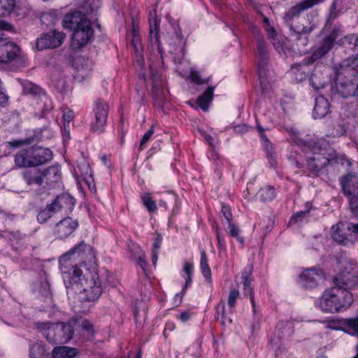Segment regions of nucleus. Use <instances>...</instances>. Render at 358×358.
<instances>
[{
  "mask_svg": "<svg viewBox=\"0 0 358 358\" xmlns=\"http://www.w3.org/2000/svg\"><path fill=\"white\" fill-rule=\"evenodd\" d=\"M299 64H302L303 65V60L301 61V63L294 64L292 66V72L296 75V80H298L299 81H302L308 76L306 74V70H307V68H308V65H306V67H304V68H303L301 69H299V68H297V69L294 68L295 66L299 65Z\"/></svg>",
  "mask_w": 358,
  "mask_h": 358,
  "instance_id": "nucleus-45",
  "label": "nucleus"
},
{
  "mask_svg": "<svg viewBox=\"0 0 358 358\" xmlns=\"http://www.w3.org/2000/svg\"><path fill=\"white\" fill-rule=\"evenodd\" d=\"M94 36V30L91 22L88 19L84 20L76 29L73 30L71 36V46L75 50H78L90 43Z\"/></svg>",
  "mask_w": 358,
  "mask_h": 358,
  "instance_id": "nucleus-11",
  "label": "nucleus"
},
{
  "mask_svg": "<svg viewBox=\"0 0 358 358\" xmlns=\"http://www.w3.org/2000/svg\"><path fill=\"white\" fill-rule=\"evenodd\" d=\"M334 284L335 287L349 291L358 285V277L350 273L340 274L334 278Z\"/></svg>",
  "mask_w": 358,
  "mask_h": 358,
  "instance_id": "nucleus-25",
  "label": "nucleus"
},
{
  "mask_svg": "<svg viewBox=\"0 0 358 358\" xmlns=\"http://www.w3.org/2000/svg\"><path fill=\"white\" fill-rule=\"evenodd\" d=\"M358 57H350L338 66L336 73V87L339 94L347 98L358 96V79L356 76Z\"/></svg>",
  "mask_w": 358,
  "mask_h": 358,
  "instance_id": "nucleus-2",
  "label": "nucleus"
},
{
  "mask_svg": "<svg viewBox=\"0 0 358 358\" xmlns=\"http://www.w3.org/2000/svg\"><path fill=\"white\" fill-rule=\"evenodd\" d=\"M141 200L143 206L149 212H154L157 209L155 201L152 200L149 193H144L141 196Z\"/></svg>",
  "mask_w": 358,
  "mask_h": 358,
  "instance_id": "nucleus-43",
  "label": "nucleus"
},
{
  "mask_svg": "<svg viewBox=\"0 0 358 358\" xmlns=\"http://www.w3.org/2000/svg\"><path fill=\"white\" fill-rule=\"evenodd\" d=\"M77 355V350L68 346L56 347L52 350L54 358H73Z\"/></svg>",
  "mask_w": 358,
  "mask_h": 358,
  "instance_id": "nucleus-37",
  "label": "nucleus"
},
{
  "mask_svg": "<svg viewBox=\"0 0 358 358\" xmlns=\"http://www.w3.org/2000/svg\"><path fill=\"white\" fill-rule=\"evenodd\" d=\"M331 49V43H329L327 41H322L320 46L315 49L309 57H306L303 59V65L299 64L295 66L294 68L301 69L306 67V65L315 62L324 57Z\"/></svg>",
  "mask_w": 358,
  "mask_h": 358,
  "instance_id": "nucleus-22",
  "label": "nucleus"
},
{
  "mask_svg": "<svg viewBox=\"0 0 358 358\" xmlns=\"http://www.w3.org/2000/svg\"><path fill=\"white\" fill-rule=\"evenodd\" d=\"M33 290L45 298L51 296L50 285L45 273L41 274L38 280L34 282Z\"/></svg>",
  "mask_w": 358,
  "mask_h": 358,
  "instance_id": "nucleus-32",
  "label": "nucleus"
},
{
  "mask_svg": "<svg viewBox=\"0 0 358 358\" xmlns=\"http://www.w3.org/2000/svg\"><path fill=\"white\" fill-rule=\"evenodd\" d=\"M331 234L334 241L342 243L344 241V237L339 234V228L338 226H332L331 228Z\"/></svg>",
  "mask_w": 358,
  "mask_h": 358,
  "instance_id": "nucleus-53",
  "label": "nucleus"
},
{
  "mask_svg": "<svg viewBox=\"0 0 358 358\" xmlns=\"http://www.w3.org/2000/svg\"><path fill=\"white\" fill-rule=\"evenodd\" d=\"M151 94L154 99L155 105L160 108H162L166 102L164 90L160 81L155 78L153 79Z\"/></svg>",
  "mask_w": 358,
  "mask_h": 358,
  "instance_id": "nucleus-35",
  "label": "nucleus"
},
{
  "mask_svg": "<svg viewBox=\"0 0 358 358\" xmlns=\"http://www.w3.org/2000/svg\"><path fill=\"white\" fill-rule=\"evenodd\" d=\"M191 79L193 82L196 84H202L203 81L201 80L199 74L196 71H192L190 73Z\"/></svg>",
  "mask_w": 358,
  "mask_h": 358,
  "instance_id": "nucleus-60",
  "label": "nucleus"
},
{
  "mask_svg": "<svg viewBox=\"0 0 358 358\" xmlns=\"http://www.w3.org/2000/svg\"><path fill=\"white\" fill-rule=\"evenodd\" d=\"M94 259L95 255L92 247L85 241H81L60 257L59 264L60 269L69 267L71 261L75 262L73 264L76 263L77 265L86 266L87 264H93Z\"/></svg>",
  "mask_w": 358,
  "mask_h": 358,
  "instance_id": "nucleus-5",
  "label": "nucleus"
},
{
  "mask_svg": "<svg viewBox=\"0 0 358 358\" xmlns=\"http://www.w3.org/2000/svg\"><path fill=\"white\" fill-rule=\"evenodd\" d=\"M310 85L316 90L324 88L329 82V76L326 69L323 71L316 67L309 78Z\"/></svg>",
  "mask_w": 358,
  "mask_h": 358,
  "instance_id": "nucleus-24",
  "label": "nucleus"
},
{
  "mask_svg": "<svg viewBox=\"0 0 358 358\" xmlns=\"http://www.w3.org/2000/svg\"><path fill=\"white\" fill-rule=\"evenodd\" d=\"M29 355L31 358H41L48 355V354L43 344L34 343L30 345Z\"/></svg>",
  "mask_w": 358,
  "mask_h": 358,
  "instance_id": "nucleus-40",
  "label": "nucleus"
},
{
  "mask_svg": "<svg viewBox=\"0 0 358 358\" xmlns=\"http://www.w3.org/2000/svg\"><path fill=\"white\" fill-rule=\"evenodd\" d=\"M308 34L290 33V37L293 41L292 47L294 51L302 55L308 51V44L309 43Z\"/></svg>",
  "mask_w": 358,
  "mask_h": 358,
  "instance_id": "nucleus-28",
  "label": "nucleus"
},
{
  "mask_svg": "<svg viewBox=\"0 0 358 358\" xmlns=\"http://www.w3.org/2000/svg\"><path fill=\"white\" fill-rule=\"evenodd\" d=\"M348 229L355 234H358V224L348 223Z\"/></svg>",
  "mask_w": 358,
  "mask_h": 358,
  "instance_id": "nucleus-64",
  "label": "nucleus"
},
{
  "mask_svg": "<svg viewBox=\"0 0 358 358\" xmlns=\"http://www.w3.org/2000/svg\"><path fill=\"white\" fill-rule=\"evenodd\" d=\"M344 44L348 43L351 45V49L358 54V34H353L345 36L343 39Z\"/></svg>",
  "mask_w": 358,
  "mask_h": 358,
  "instance_id": "nucleus-44",
  "label": "nucleus"
},
{
  "mask_svg": "<svg viewBox=\"0 0 358 358\" xmlns=\"http://www.w3.org/2000/svg\"><path fill=\"white\" fill-rule=\"evenodd\" d=\"M342 192L348 199L350 208L352 213L358 216V177L348 173L339 179Z\"/></svg>",
  "mask_w": 358,
  "mask_h": 358,
  "instance_id": "nucleus-8",
  "label": "nucleus"
},
{
  "mask_svg": "<svg viewBox=\"0 0 358 358\" xmlns=\"http://www.w3.org/2000/svg\"><path fill=\"white\" fill-rule=\"evenodd\" d=\"M263 25L265 31L267 34L268 39L273 45V47L275 48L278 52L280 54L284 51L283 45L280 42V35L277 33L267 17H263Z\"/></svg>",
  "mask_w": 358,
  "mask_h": 358,
  "instance_id": "nucleus-23",
  "label": "nucleus"
},
{
  "mask_svg": "<svg viewBox=\"0 0 358 358\" xmlns=\"http://www.w3.org/2000/svg\"><path fill=\"white\" fill-rule=\"evenodd\" d=\"M343 33V27L340 24L335 25L334 28L332 29L331 33L324 37L323 41H327L329 43H331V48H332L335 41L337 39V38L341 35Z\"/></svg>",
  "mask_w": 358,
  "mask_h": 358,
  "instance_id": "nucleus-42",
  "label": "nucleus"
},
{
  "mask_svg": "<svg viewBox=\"0 0 358 358\" xmlns=\"http://www.w3.org/2000/svg\"><path fill=\"white\" fill-rule=\"evenodd\" d=\"M66 34L62 31L52 30L43 33L36 41V48L38 50L54 49L59 47L64 41Z\"/></svg>",
  "mask_w": 358,
  "mask_h": 358,
  "instance_id": "nucleus-14",
  "label": "nucleus"
},
{
  "mask_svg": "<svg viewBox=\"0 0 358 358\" xmlns=\"http://www.w3.org/2000/svg\"><path fill=\"white\" fill-rule=\"evenodd\" d=\"M108 109V105L105 101L99 99L96 101L94 108V121L91 125V131L92 132L101 134L103 131L107 122Z\"/></svg>",
  "mask_w": 358,
  "mask_h": 358,
  "instance_id": "nucleus-13",
  "label": "nucleus"
},
{
  "mask_svg": "<svg viewBox=\"0 0 358 358\" xmlns=\"http://www.w3.org/2000/svg\"><path fill=\"white\" fill-rule=\"evenodd\" d=\"M224 310H225V306L224 303L222 302H220L216 308V320H221V322L223 325L226 324V322L224 320L226 319V316L224 315Z\"/></svg>",
  "mask_w": 358,
  "mask_h": 358,
  "instance_id": "nucleus-51",
  "label": "nucleus"
},
{
  "mask_svg": "<svg viewBox=\"0 0 358 358\" xmlns=\"http://www.w3.org/2000/svg\"><path fill=\"white\" fill-rule=\"evenodd\" d=\"M266 148L267 150V158L270 162L271 166L274 167L277 164L275 152L273 151L272 145L267 144Z\"/></svg>",
  "mask_w": 358,
  "mask_h": 358,
  "instance_id": "nucleus-52",
  "label": "nucleus"
},
{
  "mask_svg": "<svg viewBox=\"0 0 358 358\" xmlns=\"http://www.w3.org/2000/svg\"><path fill=\"white\" fill-rule=\"evenodd\" d=\"M248 131V127L245 124H238L234 127V131L237 134H243Z\"/></svg>",
  "mask_w": 358,
  "mask_h": 358,
  "instance_id": "nucleus-59",
  "label": "nucleus"
},
{
  "mask_svg": "<svg viewBox=\"0 0 358 358\" xmlns=\"http://www.w3.org/2000/svg\"><path fill=\"white\" fill-rule=\"evenodd\" d=\"M162 239V236L160 234H157L156 238L154 239L152 251L158 252L159 250L161 248Z\"/></svg>",
  "mask_w": 358,
  "mask_h": 358,
  "instance_id": "nucleus-55",
  "label": "nucleus"
},
{
  "mask_svg": "<svg viewBox=\"0 0 358 358\" xmlns=\"http://www.w3.org/2000/svg\"><path fill=\"white\" fill-rule=\"evenodd\" d=\"M43 173V182L45 179L47 183L58 182L61 179L60 167L59 164L48 166L41 171Z\"/></svg>",
  "mask_w": 358,
  "mask_h": 358,
  "instance_id": "nucleus-34",
  "label": "nucleus"
},
{
  "mask_svg": "<svg viewBox=\"0 0 358 358\" xmlns=\"http://www.w3.org/2000/svg\"><path fill=\"white\" fill-rule=\"evenodd\" d=\"M31 148L22 150L15 155V164L18 167L34 166Z\"/></svg>",
  "mask_w": 358,
  "mask_h": 358,
  "instance_id": "nucleus-31",
  "label": "nucleus"
},
{
  "mask_svg": "<svg viewBox=\"0 0 358 358\" xmlns=\"http://www.w3.org/2000/svg\"><path fill=\"white\" fill-rule=\"evenodd\" d=\"M330 112V104L323 96L315 98V106L313 110L314 119H322Z\"/></svg>",
  "mask_w": 358,
  "mask_h": 358,
  "instance_id": "nucleus-27",
  "label": "nucleus"
},
{
  "mask_svg": "<svg viewBox=\"0 0 358 358\" xmlns=\"http://www.w3.org/2000/svg\"><path fill=\"white\" fill-rule=\"evenodd\" d=\"M20 53V48L13 42L0 38V63L13 61Z\"/></svg>",
  "mask_w": 358,
  "mask_h": 358,
  "instance_id": "nucleus-18",
  "label": "nucleus"
},
{
  "mask_svg": "<svg viewBox=\"0 0 358 358\" xmlns=\"http://www.w3.org/2000/svg\"><path fill=\"white\" fill-rule=\"evenodd\" d=\"M73 117H74V113L72 110H65L63 114L64 125H66V123L69 124L73 120Z\"/></svg>",
  "mask_w": 358,
  "mask_h": 358,
  "instance_id": "nucleus-57",
  "label": "nucleus"
},
{
  "mask_svg": "<svg viewBox=\"0 0 358 358\" xmlns=\"http://www.w3.org/2000/svg\"><path fill=\"white\" fill-rule=\"evenodd\" d=\"M154 134V129L151 127L142 137L139 148L141 150L143 149L144 145L150 140L152 134Z\"/></svg>",
  "mask_w": 358,
  "mask_h": 358,
  "instance_id": "nucleus-54",
  "label": "nucleus"
},
{
  "mask_svg": "<svg viewBox=\"0 0 358 358\" xmlns=\"http://www.w3.org/2000/svg\"><path fill=\"white\" fill-rule=\"evenodd\" d=\"M40 20L43 24L46 27H50L55 25L56 17L52 13H44L41 15Z\"/></svg>",
  "mask_w": 358,
  "mask_h": 358,
  "instance_id": "nucleus-47",
  "label": "nucleus"
},
{
  "mask_svg": "<svg viewBox=\"0 0 358 358\" xmlns=\"http://www.w3.org/2000/svg\"><path fill=\"white\" fill-rule=\"evenodd\" d=\"M23 180L28 185L41 186L43 184V173L38 169H25L22 172Z\"/></svg>",
  "mask_w": 358,
  "mask_h": 358,
  "instance_id": "nucleus-29",
  "label": "nucleus"
},
{
  "mask_svg": "<svg viewBox=\"0 0 358 358\" xmlns=\"http://www.w3.org/2000/svg\"><path fill=\"white\" fill-rule=\"evenodd\" d=\"M229 231L228 233L232 237H234L236 238V240L241 244H243L245 241L244 238L240 236L239 235V228L236 226L235 224H233L231 222H229Z\"/></svg>",
  "mask_w": 358,
  "mask_h": 358,
  "instance_id": "nucleus-49",
  "label": "nucleus"
},
{
  "mask_svg": "<svg viewBox=\"0 0 358 358\" xmlns=\"http://www.w3.org/2000/svg\"><path fill=\"white\" fill-rule=\"evenodd\" d=\"M36 328L46 338L47 341L53 344H66L74 335V326L72 322L68 323L37 322Z\"/></svg>",
  "mask_w": 358,
  "mask_h": 358,
  "instance_id": "nucleus-4",
  "label": "nucleus"
},
{
  "mask_svg": "<svg viewBox=\"0 0 358 358\" xmlns=\"http://www.w3.org/2000/svg\"><path fill=\"white\" fill-rule=\"evenodd\" d=\"M100 0H85L82 6L81 10L71 11L65 15L62 24L65 29L73 31L80 26L84 20H88L87 15L96 13L101 6Z\"/></svg>",
  "mask_w": 358,
  "mask_h": 358,
  "instance_id": "nucleus-7",
  "label": "nucleus"
},
{
  "mask_svg": "<svg viewBox=\"0 0 358 358\" xmlns=\"http://www.w3.org/2000/svg\"><path fill=\"white\" fill-rule=\"evenodd\" d=\"M336 17H337V13L336 12L335 8H331L330 12H329L327 23V24H331V22L334 19H336Z\"/></svg>",
  "mask_w": 358,
  "mask_h": 358,
  "instance_id": "nucleus-63",
  "label": "nucleus"
},
{
  "mask_svg": "<svg viewBox=\"0 0 358 358\" xmlns=\"http://www.w3.org/2000/svg\"><path fill=\"white\" fill-rule=\"evenodd\" d=\"M239 291L236 289L230 290L228 297V306L230 308H234L236 303V300L239 297Z\"/></svg>",
  "mask_w": 358,
  "mask_h": 358,
  "instance_id": "nucleus-50",
  "label": "nucleus"
},
{
  "mask_svg": "<svg viewBox=\"0 0 358 358\" xmlns=\"http://www.w3.org/2000/svg\"><path fill=\"white\" fill-rule=\"evenodd\" d=\"M150 33L149 38L152 50L156 49L161 55L163 54V48L160 41L159 34V22L156 17V11L153 10L150 13L149 18Z\"/></svg>",
  "mask_w": 358,
  "mask_h": 358,
  "instance_id": "nucleus-17",
  "label": "nucleus"
},
{
  "mask_svg": "<svg viewBox=\"0 0 358 358\" xmlns=\"http://www.w3.org/2000/svg\"><path fill=\"white\" fill-rule=\"evenodd\" d=\"M345 325L352 335L358 334V316L355 318L348 319Z\"/></svg>",
  "mask_w": 358,
  "mask_h": 358,
  "instance_id": "nucleus-46",
  "label": "nucleus"
},
{
  "mask_svg": "<svg viewBox=\"0 0 358 358\" xmlns=\"http://www.w3.org/2000/svg\"><path fill=\"white\" fill-rule=\"evenodd\" d=\"M61 270L69 298L83 292H85L86 299L89 301L99 298L102 293V287L97 273L83 275L76 263L69 264V267H63Z\"/></svg>",
  "mask_w": 358,
  "mask_h": 358,
  "instance_id": "nucleus-1",
  "label": "nucleus"
},
{
  "mask_svg": "<svg viewBox=\"0 0 358 358\" xmlns=\"http://www.w3.org/2000/svg\"><path fill=\"white\" fill-rule=\"evenodd\" d=\"M34 166L45 164L52 159V152L42 147L31 148Z\"/></svg>",
  "mask_w": 358,
  "mask_h": 358,
  "instance_id": "nucleus-30",
  "label": "nucleus"
},
{
  "mask_svg": "<svg viewBox=\"0 0 358 358\" xmlns=\"http://www.w3.org/2000/svg\"><path fill=\"white\" fill-rule=\"evenodd\" d=\"M325 0H303L292 6L285 14L286 22L293 21L294 19L302 18V13L313 8L314 6L323 3Z\"/></svg>",
  "mask_w": 358,
  "mask_h": 358,
  "instance_id": "nucleus-16",
  "label": "nucleus"
},
{
  "mask_svg": "<svg viewBox=\"0 0 358 358\" xmlns=\"http://www.w3.org/2000/svg\"><path fill=\"white\" fill-rule=\"evenodd\" d=\"M252 267L249 268V271H244L242 273V279L243 282L244 294L249 295L250 302L252 306V312L254 315L256 314L255 302V292L251 285V281L249 278V275L252 272Z\"/></svg>",
  "mask_w": 358,
  "mask_h": 358,
  "instance_id": "nucleus-33",
  "label": "nucleus"
},
{
  "mask_svg": "<svg viewBox=\"0 0 358 358\" xmlns=\"http://www.w3.org/2000/svg\"><path fill=\"white\" fill-rule=\"evenodd\" d=\"M6 143L14 148H17L24 144V141L22 140H15L12 141H8Z\"/></svg>",
  "mask_w": 358,
  "mask_h": 358,
  "instance_id": "nucleus-62",
  "label": "nucleus"
},
{
  "mask_svg": "<svg viewBox=\"0 0 358 358\" xmlns=\"http://www.w3.org/2000/svg\"><path fill=\"white\" fill-rule=\"evenodd\" d=\"M183 271L186 274L185 284L182 289V293L184 294L186 289L192 284V276L194 272V266L191 262H185L183 265Z\"/></svg>",
  "mask_w": 358,
  "mask_h": 358,
  "instance_id": "nucleus-41",
  "label": "nucleus"
},
{
  "mask_svg": "<svg viewBox=\"0 0 358 358\" xmlns=\"http://www.w3.org/2000/svg\"><path fill=\"white\" fill-rule=\"evenodd\" d=\"M353 301V295L350 291L332 287L324 292L318 305L324 312L336 313L345 310Z\"/></svg>",
  "mask_w": 358,
  "mask_h": 358,
  "instance_id": "nucleus-3",
  "label": "nucleus"
},
{
  "mask_svg": "<svg viewBox=\"0 0 358 358\" xmlns=\"http://www.w3.org/2000/svg\"><path fill=\"white\" fill-rule=\"evenodd\" d=\"M74 205V199L70 195L63 194L57 196L56 199L46 208L42 209L37 215V221L44 223L53 215L63 209L70 210Z\"/></svg>",
  "mask_w": 358,
  "mask_h": 358,
  "instance_id": "nucleus-9",
  "label": "nucleus"
},
{
  "mask_svg": "<svg viewBox=\"0 0 358 358\" xmlns=\"http://www.w3.org/2000/svg\"><path fill=\"white\" fill-rule=\"evenodd\" d=\"M78 226V222L76 220H73L70 217H65L56 224L54 234L59 239L66 238L76 230Z\"/></svg>",
  "mask_w": 358,
  "mask_h": 358,
  "instance_id": "nucleus-20",
  "label": "nucleus"
},
{
  "mask_svg": "<svg viewBox=\"0 0 358 358\" xmlns=\"http://www.w3.org/2000/svg\"><path fill=\"white\" fill-rule=\"evenodd\" d=\"M287 131L289 134L290 138L295 144L300 146H306V143L299 137L298 131L294 130L293 128L287 129Z\"/></svg>",
  "mask_w": 358,
  "mask_h": 358,
  "instance_id": "nucleus-48",
  "label": "nucleus"
},
{
  "mask_svg": "<svg viewBox=\"0 0 358 358\" xmlns=\"http://www.w3.org/2000/svg\"><path fill=\"white\" fill-rule=\"evenodd\" d=\"M21 85L24 94L29 95L38 102L42 103L43 105L39 108L41 110V117H44L45 114L54 107L52 100L48 97L45 91L39 85L29 80L22 82Z\"/></svg>",
  "mask_w": 358,
  "mask_h": 358,
  "instance_id": "nucleus-10",
  "label": "nucleus"
},
{
  "mask_svg": "<svg viewBox=\"0 0 358 358\" xmlns=\"http://www.w3.org/2000/svg\"><path fill=\"white\" fill-rule=\"evenodd\" d=\"M315 13L310 12L303 16L302 18L294 19L293 21L286 22L289 27L291 33L296 34H310L312 32L316 24L312 19L313 15H315Z\"/></svg>",
  "mask_w": 358,
  "mask_h": 358,
  "instance_id": "nucleus-15",
  "label": "nucleus"
},
{
  "mask_svg": "<svg viewBox=\"0 0 358 358\" xmlns=\"http://www.w3.org/2000/svg\"><path fill=\"white\" fill-rule=\"evenodd\" d=\"M276 196L273 186L267 185L261 188L256 194V196L262 202L271 201Z\"/></svg>",
  "mask_w": 358,
  "mask_h": 358,
  "instance_id": "nucleus-38",
  "label": "nucleus"
},
{
  "mask_svg": "<svg viewBox=\"0 0 358 358\" xmlns=\"http://www.w3.org/2000/svg\"><path fill=\"white\" fill-rule=\"evenodd\" d=\"M20 0H0V17L13 13L16 16L23 18L26 16L28 9L20 6Z\"/></svg>",
  "mask_w": 358,
  "mask_h": 358,
  "instance_id": "nucleus-21",
  "label": "nucleus"
},
{
  "mask_svg": "<svg viewBox=\"0 0 358 358\" xmlns=\"http://www.w3.org/2000/svg\"><path fill=\"white\" fill-rule=\"evenodd\" d=\"M257 41V55L259 57L258 73L260 85L264 90H266L272 81V72L268 66V53L266 43L258 30L254 31Z\"/></svg>",
  "mask_w": 358,
  "mask_h": 358,
  "instance_id": "nucleus-6",
  "label": "nucleus"
},
{
  "mask_svg": "<svg viewBox=\"0 0 358 358\" xmlns=\"http://www.w3.org/2000/svg\"><path fill=\"white\" fill-rule=\"evenodd\" d=\"M216 235H217V239L218 242V246L220 248H224L225 247V241L224 237L222 234H220L218 231V229L216 230Z\"/></svg>",
  "mask_w": 358,
  "mask_h": 358,
  "instance_id": "nucleus-61",
  "label": "nucleus"
},
{
  "mask_svg": "<svg viewBox=\"0 0 358 358\" xmlns=\"http://www.w3.org/2000/svg\"><path fill=\"white\" fill-rule=\"evenodd\" d=\"M214 87H208L206 90L200 95L196 101V103L203 111L208 110L209 104L213 101Z\"/></svg>",
  "mask_w": 358,
  "mask_h": 358,
  "instance_id": "nucleus-36",
  "label": "nucleus"
},
{
  "mask_svg": "<svg viewBox=\"0 0 358 358\" xmlns=\"http://www.w3.org/2000/svg\"><path fill=\"white\" fill-rule=\"evenodd\" d=\"M200 268L203 276L209 284H211V271L208 264L206 253L204 250L201 252Z\"/></svg>",
  "mask_w": 358,
  "mask_h": 358,
  "instance_id": "nucleus-39",
  "label": "nucleus"
},
{
  "mask_svg": "<svg viewBox=\"0 0 358 358\" xmlns=\"http://www.w3.org/2000/svg\"><path fill=\"white\" fill-rule=\"evenodd\" d=\"M324 280V271L320 268L312 267L302 271L299 276V283L306 289H313L323 285Z\"/></svg>",
  "mask_w": 358,
  "mask_h": 358,
  "instance_id": "nucleus-12",
  "label": "nucleus"
},
{
  "mask_svg": "<svg viewBox=\"0 0 358 358\" xmlns=\"http://www.w3.org/2000/svg\"><path fill=\"white\" fill-rule=\"evenodd\" d=\"M222 213L223 214L225 219L227 220L228 223L231 222L232 214L231 212L230 207L228 206H226V205H222Z\"/></svg>",
  "mask_w": 358,
  "mask_h": 358,
  "instance_id": "nucleus-56",
  "label": "nucleus"
},
{
  "mask_svg": "<svg viewBox=\"0 0 358 358\" xmlns=\"http://www.w3.org/2000/svg\"><path fill=\"white\" fill-rule=\"evenodd\" d=\"M333 162H336L335 158H329L322 154H314L313 157L308 158L307 166L312 174L319 176L326 166Z\"/></svg>",
  "mask_w": 358,
  "mask_h": 358,
  "instance_id": "nucleus-19",
  "label": "nucleus"
},
{
  "mask_svg": "<svg viewBox=\"0 0 358 358\" xmlns=\"http://www.w3.org/2000/svg\"><path fill=\"white\" fill-rule=\"evenodd\" d=\"M309 213L308 210H301L300 212H298L296 213V214H294V215H292L291 220H290V222H298V220L301 218V217H306L308 213Z\"/></svg>",
  "mask_w": 358,
  "mask_h": 358,
  "instance_id": "nucleus-58",
  "label": "nucleus"
},
{
  "mask_svg": "<svg viewBox=\"0 0 358 358\" xmlns=\"http://www.w3.org/2000/svg\"><path fill=\"white\" fill-rule=\"evenodd\" d=\"M72 324L74 326V332L80 331L85 339L90 340L93 338L94 329L93 324L85 318L73 320Z\"/></svg>",
  "mask_w": 358,
  "mask_h": 358,
  "instance_id": "nucleus-26",
  "label": "nucleus"
}]
</instances>
